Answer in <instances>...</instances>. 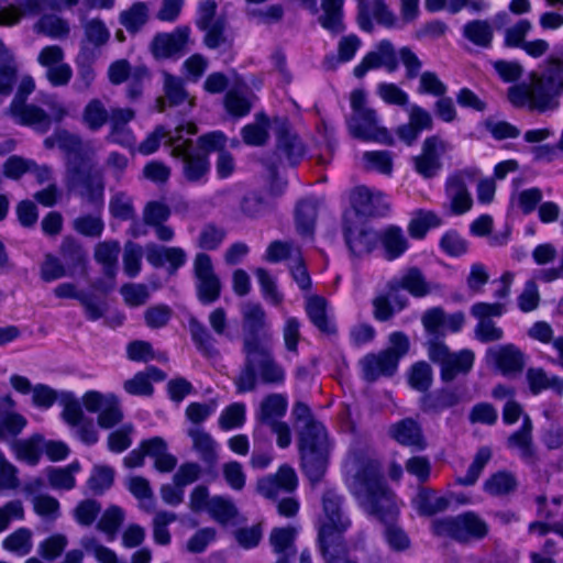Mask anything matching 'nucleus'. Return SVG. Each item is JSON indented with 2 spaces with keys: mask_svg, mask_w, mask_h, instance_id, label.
<instances>
[{
  "mask_svg": "<svg viewBox=\"0 0 563 563\" xmlns=\"http://www.w3.org/2000/svg\"><path fill=\"white\" fill-rule=\"evenodd\" d=\"M346 484L368 515L382 521L395 517V496L384 481L377 459L365 452L354 453L346 463Z\"/></svg>",
  "mask_w": 563,
  "mask_h": 563,
  "instance_id": "f257e3e1",
  "label": "nucleus"
},
{
  "mask_svg": "<svg viewBox=\"0 0 563 563\" xmlns=\"http://www.w3.org/2000/svg\"><path fill=\"white\" fill-rule=\"evenodd\" d=\"M242 351L245 361L240 374L234 379L239 393L256 388V369L264 384H282L284 382V368L275 361L268 338L262 340L258 334H244Z\"/></svg>",
  "mask_w": 563,
  "mask_h": 563,
  "instance_id": "f03ea898",
  "label": "nucleus"
},
{
  "mask_svg": "<svg viewBox=\"0 0 563 563\" xmlns=\"http://www.w3.org/2000/svg\"><path fill=\"white\" fill-rule=\"evenodd\" d=\"M69 186L77 188L88 203L101 208L103 205V172L90 156H76L67 163Z\"/></svg>",
  "mask_w": 563,
  "mask_h": 563,
  "instance_id": "7ed1b4c3",
  "label": "nucleus"
},
{
  "mask_svg": "<svg viewBox=\"0 0 563 563\" xmlns=\"http://www.w3.org/2000/svg\"><path fill=\"white\" fill-rule=\"evenodd\" d=\"M388 341L387 349L378 353H369L361 360L366 380L375 382L382 376H393L397 371L399 360L408 353L410 342L404 332H393Z\"/></svg>",
  "mask_w": 563,
  "mask_h": 563,
  "instance_id": "20e7f679",
  "label": "nucleus"
},
{
  "mask_svg": "<svg viewBox=\"0 0 563 563\" xmlns=\"http://www.w3.org/2000/svg\"><path fill=\"white\" fill-rule=\"evenodd\" d=\"M343 498L333 489L322 495L323 515L319 522L318 541L321 549L345 543L343 533L351 526V521L342 511Z\"/></svg>",
  "mask_w": 563,
  "mask_h": 563,
  "instance_id": "39448f33",
  "label": "nucleus"
},
{
  "mask_svg": "<svg viewBox=\"0 0 563 563\" xmlns=\"http://www.w3.org/2000/svg\"><path fill=\"white\" fill-rule=\"evenodd\" d=\"M313 435L306 432L299 439L301 467L311 483H318L323 477L329 455V442L325 430L317 429Z\"/></svg>",
  "mask_w": 563,
  "mask_h": 563,
  "instance_id": "423d86ee",
  "label": "nucleus"
},
{
  "mask_svg": "<svg viewBox=\"0 0 563 563\" xmlns=\"http://www.w3.org/2000/svg\"><path fill=\"white\" fill-rule=\"evenodd\" d=\"M217 10L214 0H202L198 4L196 26L203 32L202 42L210 49L230 46L232 43L228 20L218 14Z\"/></svg>",
  "mask_w": 563,
  "mask_h": 563,
  "instance_id": "0eeeda50",
  "label": "nucleus"
},
{
  "mask_svg": "<svg viewBox=\"0 0 563 563\" xmlns=\"http://www.w3.org/2000/svg\"><path fill=\"white\" fill-rule=\"evenodd\" d=\"M432 527L437 536L450 537L462 543L483 539L488 533L486 522L471 511L437 520Z\"/></svg>",
  "mask_w": 563,
  "mask_h": 563,
  "instance_id": "6e6552de",
  "label": "nucleus"
},
{
  "mask_svg": "<svg viewBox=\"0 0 563 563\" xmlns=\"http://www.w3.org/2000/svg\"><path fill=\"white\" fill-rule=\"evenodd\" d=\"M184 126L176 129V134L168 140V146L172 147V155L179 158L183 163V176L189 183H199L209 173L210 164L205 154L195 150L191 140L181 141Z\"/></svg>",
  "mask_w": 563,
  "mask_h": 563,
  "instance_id": "1a4fd4ad",
  "label": "nucleus"
},
{
  "mask_svg": "<svg viewBox=\"0 0 563 563\" xmlns=\"http://www.w3.org/2000/svg\"><path fill=\"white\" fill-rule=\"evenodd\" d=\"M532 78L537 110L543 112L555 109L563 91V63L551 60L541 77L533 75Z\"/></svg>",
  "mask_w": 563,
  "mask_h": 563,
  "instance_id": "9d476101",
  "label": "nucleus"
},
{
  "mask_svg": "<svg viewBox=\"0 0 563 563\" xmlns=\"http://www.w3.org/2000/svg\"><path fill=\"white\" fill-rule=\"evenodd\" d=\"M194 273L197 278V297L203 305H210L220 298L221 282L213 271L211 257L198 253L194 261Z\"/></svg>",
  "mask_w": 563,
  "mask_h": 563,
  "instance_id": "9b49d317",
  "label": "nucleus"
},
{
  "mask_svg": "<svg viewBox=\"0 0 563 563\" xmlns=\"http://www.w3.org/2000/svg\"><path fill=\"white\" fill-rule=\"evenodd\" d=\"M275 135L276 148L274 155L277 163L288 166L296 165L305 155V146L299 136L286 121H277Z\"/></svg>",
  "mask_w": 563,
  "mask_h": 563,
  "instance_id": "f8f14e48",
  "label": "nucleus"
},
{
  "mask_svg": "<svg viewBox=\"0 0 563 563\" xmlns=\"http://www.w3.org/2000/svg\"><path fill=\"white\" fill-rule=\"evenodd\" d=\"M347 126L350 133L355 139L393 144V137L387 129L378 125L377 114L374 109L352 114L347 120Z\"/></svg>",
  "mask_w": 563,
  "mask_h": 563,
  "instance_id": "ddd939ff",
  "label": "nucleus"
},
{
  "mask_svg": "<svg viewBox=\"0 0 563 563\" xmlns=\"http://www.w3.org/2000/svg\"><path fill=\"white\" fill-rule=\"evenodd\" d=\"M479 175L476 168H466L451 175L446 181V194L451 200V209L462 214L471 209L473 200L467 190V183H473Z\"/></svg>",
  "mask_w": 563,
  "mask_h": 563,
  "instance_id": "4468645a",
  "label": "nucleus"
},
{
  "mask_svg": "<svg viewBox=\"0 0 563 563\" xmlns=\"http://www.w3.org/2000/svg\"><path fill=\"white\" fill-rule=\"evenodd\" d=\"M379 67H385L390 73L398 67L395 47L388 40L380 41L375 51L368 52L354 67L353 74L356 78H363L368 70Z\"/></svg>",
  "mask_w": 563,
  "mask_h": 563,
  "instance_id": "2eb2a0df",
  "label": "nucleus"
},
{
  "mask_svg": "<svg viewBox=\"0 0 563 563\" xmlns=\"http://www.w3.org/2000/svg\"><path fill=\"white\" fill-rule=\"evenodd\" d=\"M15 407L16 404L10 395L0 397V441L11 442L26 427V418Z\"/></svg>",
  "mask_w": 563,
  "mask_h": 563,
  "instance_id": "dca6fc26",
  "label": "nucleus"
},
{
  "mask_svg": "<svg viewBox=\"0 0 563 563\" xmlns=\"http://www.w3.org/2000/svg\"><path fill=\"white\" fill-rule=\"evenodd\" d=\"M351 212L343 216V232L350 252L355 256L371 253L377 241L378 234L369 229H354L352 227Z\"/></svg>",
  "mask_w": 563,
  "mask_h": 563,
  "instance_id": "f3484780",
  "label": "nucleus"
},
{
  "mask_svg": "<svg viewBox=\"0 0 563 563\" xmlns=\"http://www.w3.org/2000/svg\"><path fill=\"white\" fill-rule=\"evenodd\" d=\"M443 152L444 144L439 137L431 136L426 139L422 145V153L413 157L417 173L424 178L434 177L441 169L440 156Z\"/></svg>",
  "mask_w": 563,
  "mask_h": 563,
  "instance_id": "a211bd4d",
  "label": "nucleus"
},
{
  "mask_svg": "<svg viewBox=\"0 0 563 563\" xmlns=\"http://www.w3.org/2000/svg\"><path fill=\"white\" fill-rule=\"evenodd\" d=\"M135 118V111L131 108H112L110 110V131L107 140L112 143L131 147L134 142V135L128 124Z\"/></svg>",
  "mask_w": 563,
  "mask_h": 563,
  "instance_id": "6ab92c4d",
  "label": "nucleus"
},
{
  "mask_svg": "<svg viewBox=\"0 0 563 563\" xmlns=\"http://www.w3.org/2000/svg\"><path fill=\"white\" fill-rule=\"evenodd\" d=\"M189 33L188 26H180L172 33L157 34L151 43L153 55L157 58H169L181 53L188 42Z\"/></svg>",
  "mask_w": 563,
  "mask_h": 563,
  "instance_id": "aec40b11",
  "label": "nucleus"
},
{
  "mask_svg": "<svg viewBox=\"0 0 563 563\" xmlns=\"http://www.w3.org/2000/svg\"><path fill=\"white\" fill-rule=\"evenodd\" d=\"M486 360L505 375L520 373L525 366L523 354L512 344L489 349Z\"/></svg>",
  "mask_w": 563,
  "mask_h": 563,
  "instance_id": "412c9836",
  "label": "nucleus"
},
{
  "mask_svg": "<svg viewBox=\"0 0 563 563\" xmlns=\"http://www.w3.org/2000/svg\"><path fill=\"white\" fill-rule=\"evenodd\" d=\"M297 475L292 467L283 465L275 475L258 479L257 490L266 498H276L280 489L292 492L297 487Z\"/></svg>",
  "mask_w": 563,
  "mask_h": 563,
  "instance_id": "4be33fe9",
  "label": "nucleus"
},
{
  "mask_svg": "<svg viewBox=\"0 0 563 563\" xmlns=\"http://www.w3.org/2000/svg\"><path fill=\"white\" fill-rule=\"evenodd\" d=\"M9 113L20 124L33 126L42 133L47 132L51 128L48 113L33 103H11Z\"/></svg>",
  "mask_w": 563,
  "mask_h": 563,
  "instance_id": "5701e85b",
  "label": "nucleus"
},
{
  "mask_svg": "<svg viewBox=\"0 0 563 563\" xmlns=\"http://www.w3.org/2000/svg\"><path fill=\"white\" fill-rule=\"evenodd\" d=\"M389 435L401 445L423 450L427 445L420 424L412 418L402 419L389 427Z\"/></svg>",
  "mask_w": 563,
  "mask_h": 563,
  "instance_id": "b1692460",
  "label": "nucleus"
},
{
  "mask_svg": "<svg viewBox=\"0 0 563 563\" xmlns=\"http://www.w3.org/2000/svg\"><path fill=\"white\" fill-rule=\"evenodd\" d=\"M297 529L294 527L275 528L269 534V543L274 553L278 556L275 563H291L295 558L297 549L295 539Z\"/></svg>",
  "mask_w": 563,
  "mask_h": 563,
  "instance_id": "393cba45",
  "label": "nucleus"
},
{
  "mask_svg": "<svg viewBox=\"0 0 563 563\" xmlns=\"http://www.w3.org/2000/svg\"><path fill=\"white\" fill-rule=\"evenodd\" d=\"M188 437L192 441V449L199 459L209 467H214L219 461L217 442L202 429L190 428Z\"/></svg>",
  "mask_w": 563,
  "mask_h": 563,
  "instance_id": "a878e982",
  "label": "nucleus"
},
{
  "mask_svg": "<svg viewBox=\"0 0 563 563\" xmlns=\"http://www.w3.org/2000/svg\"><path fill=\"white\" fill-rule=\"evenodd\" d=\"M391 288H402L413 297H424L432 290L422 272L417 267L408 268L400 278L391 280Z\"/></svg>",
  "mask_w": 563,
  "mask_h": 563,
  "instance_id": "bb28decb",
  "label": "nucleus"
},
{
  "mask_svg": "<svg viewBox=\"0 0 563 563\" xmlns=\"http://www.w3.org/2000/svg\"><path fill=\"white\" fill-rule=\"evenodd\" d=\"M463 400V393L456 388H442L433 395L428 394L422 398L424 411L440 412L457 406Z\"/></svg>",
  "mask_w": 563,
  "mask_h": 563,
  "instance_id": "cd10ccee",
  "label": "nucleus"
},
{
  "mask_svg": "<svg viewBox=\"0 0 563 563\" xmlns=\"http://www.w3.org/2000/svg\"><path fill=\"white\" fill-rule=\"evenodd\" d=\"M322 14L319 16V23L330 33L338 35L345 30L343 22L344 0H320Z\"/></svg>",
  "mask_w": 563,
  "mask_h": 563,
  "instance_id": "c85d7f7f",
  "label": "nucleus"
},
{
  "mask_svg": "<svg viewBox=\"0 0 563 563\" xmlns=\"http://www.w3.org/2000/svg\"><path fill=\"white\" fill-rule=\"evenodd\" d=\"M475 355L471 350H462L452 353L448 362L441 368V379L452 382L459 375H466L473 367Z\"/></svg>",
  "mask_w": 563,
  "mask_h": 563,
  "instance_id": "c756f323",
  "label": "nucleus"
},
{
  "mask_svg": "<svg viewBox=\"0 0 563 563\" xmlns=\"http://www.w3.org/2000/svg\"><path fill=\"white\" fill-rule=\"evenodd\" d=\"M507 445L511 449H518L523 460L528 462L536 460V450L532 443V422L529 416L523 417L520 430L509 435Z\"/></svg>",
  "mask_w": 563,
  "mask_h": 563,
  "instance_id": "7c9ffc66",
  "label": "nucleus"
},
{
  "mask_svg": "<svg viewBox=\"0 0 563 563\" xmlns=\"http://www.w3.org/2000/svg\"><path fill=\"white\" fill-rule=\"evenodd\" d=\"M95 57V52L89 47L84 46L80 48V52L76 57V65L78 69L77 79L74 84V89L76 91L84 92L91 87L96 78V73L92 67V60Z\"/></svg>",
  "mask_w": 563,
  "mask_h": 563,
  "instance_id": "2f4dec72",
  "label": "nucleus"
},
{
  "mask_svg": "<svg viewBox=\"0 0 563 563\" xmlns=\"http://www.w3.org/2000/svg\"><path fill=\"white\" fill-rule=\"evenodd\" d=\"M382 198L380 194H373L366 187H356L351 194V205L354 209V214L365 217L382 214L383 211H380L377 206Z\"/></svg>",
  "mask_w": 563,
  "mask_h": 563,
  "instance_id": "473e14b6",
  "label": "nucleus"
},
{
  "mask_svg": "<svg viewBox=\"0 0 563 563\" xmlns=\"http://www.w3.org/2000/svg\"><path fill=\"white\" fill-rule=\"evenodd\" d=\"M43 442V437L35 433L27 439L16 440L15 438L10 444L18 460L35 465L42 455Z\"/></svg>",
  "mask_w": 563,
  "mask_h": 563,
  "instance_id": "72a5a7b5",
  "label": "nucleus"
},
{
  "mask_svg": "<svg viewBox=\"0 0 563 563\" xmlns=\"http://www.w3.org/2000/svg\"><path fill=\"white\" fill-rule=\"evenodd\" d=\"M150 8L147 3L137 1L123 10L119 15L120 24L130 33L136 34L148 22Z\"/></svg>",
  "mask_w": 563,
  "mask_h": 563,
  "instance_id": "f704fd0d",
  "label": "nucleus"
},
{
  "mask_svg": "<svg viewBox=\"0 0 563 563\" xmlns=\"http://www.w3.org/2000/svg\"><path fill=\"white\" fill-rule=\"evenodd\" d=\"M120 244L117 241H106L97 244L95 250L96 261L102 265L106 278L114 279L117 275L118 256Z\"/></svg>",
  "mask_w": 563,
  "mask_h": 563,
  "instance_id": "c9c22d12",
  "label": "nucleus"
},
{
  "mask_svg": "<svg viewBox=\"0 0 563 563\" xmlns=\"http://www.w3.org/2000/svg\"><path fill=\"white\" fill-rule=\"evenodd\" d=\"M318 216V202L314 199H303L296 208V228L300 235L312 236Z\"/></svg>",
  "mask_w": 563,
  "mask_h": 563,
  "instance_id": "e433bc0d",
  "label": "nucleus"
},
{
  "mask_svg": "<svg viewBox=\"0 0 563 563\" xmlns=\"http://www.w3.org/2000/svg\"><path fill=\"white\" fill-rule=\"evenodd\" d=\"M527 380L531 393L534 395L544 389H552L558 395H563V378L559 376H548L542 368H529L527 371Z\"/></svg>",
  "mask_w": 563,
  "mask_h": 563,
  "instance_id": "4c0bfd02",
  "label": "nucleus"
},
{
  "mask_svg": "<svg viewBox=\"0 0 563 563\" xmlns=\"http://www.w3.org/2000/svg\"><path fill=\"white\" fill-rule=\"evenodd\" d=\"M165 99H158V110L164 111L165 103L175 107L183 103L188 98V92L184 87V80L166 71L163 73Z\"/></svg>",
  "mask_w": 563,
  "mask_h": 563,
  "instance_id": "58836bf2",
  "label": "nucleus"
},
{
  "mask_svg": "<svg viewBox=\"0 0 563 563\" xmlns=\"http://www.w3.org/2000/svg\"><path fill=\"white\" fill-rule=\"evenodd\" d=\"M463 35L474 45L488 48L493 42L494 29L487 20H473L463 26Z\"/></svg>",
  "mask_w": 563,
  "mask_h": 563,
  "instance_id": "ea45409f",
  "label": "nucleus"
},
{
  "mask_svg": "<svg viewBox=\"0 0 563 563\" xmlns=\"http://www.w3.org/2000/svg\"><path fill=\"white\" fill-rule=\"evenodd\" d=\"M109 118L110 111L97 98L89 100L81 113L82 123L93 132L100 130L109 121Z\"/></svg>",
  "mask_w": 563,
  "mask_h": 563,
  "instance_id": "a19ab883",
  "label": "nucleus"
},
{
  "mask_svg": "<svg viewBox=\"0 0 563 563\" xmlns=\"http://www.w3.org/2000/svg\"><path fill=\"white\" fill-rule=\"evenodd\" d=\"M2 548L19 556L27 555L33 548V532L25 527H21L2 541Z\"/></svg>",
  "mask_w": 563,
  "mask_h": 563,
  "instance_id": "79ce46f5",
  "label": "nucleus"
},
{
  "mask_svg": "<svg viewBox=\"0 0 563 563\" xmlns=\"http://www.w3.org/2000/svg\"><path fill=\"white\" fill-rule=\"evenodd\" d=\"M287 409V400L280 394H272L263 399L260 407L258 420L265 424L277 422Z\"/></svg>",
  "mask_w": 563,
  "mask_h": 563,
  "instance_id": "37998d69",
  "label": "nucleus"
},
{
  "mask_svg": "<svg viewBox=\"0 0 563 563\" xmlns=\"http://www.w3.org/2000/svg\"><path fill=\"white\" fill-rule=\"evenodd\" d=\"M18 5H10L0 10V25H14L22 15L34 14L41 10V0H16Z\"/></svg>",
  "mask_w": 563,
  "mask_h": 563,
  "instance_id": "c03bdc74",
  "label": "nucleus"
},
{
  "mask_svg": "<svg viewBox=\"0 0 563 563\" xmlns=\"http://www.w3.org/2000/svg\"><path fill=\"white\" fill-rule=\"evenodd\" d=\"M415 503L418 512L423 516H433L445 510L449 506V500L445 497L438 496L435 492L431 489H421Z\"/></svg>",
  "mask_w": 563,
  "mask_h": 563,
  "instance_id": "a18cd8bd",
  "label": "nucleus"
},
{
  "mask_svg": "<svg viewBox=\"0 0 563 563\" xmlns=\"http://www.w3.org/2000/svg\"><path fill=\"white\" fill-rule=\"evenodd\" d=\"M269 120L264 113L256 114L255 122L242 129L244 143L253 146H262L268 140Z\"/></svg>",
  "mask_w": 563,
  "mask_h": 563,
  "instance_id": "49530a36",
  "label": "nucleus"
},
{
  "mask_svg": "<svg viewBox=\"0 0 563 563\" xmlns=\"http://www.w3.org/2000/svg\"><path fill=\"white\" fill-rule=\"evenodd\" d=\"M34 30L52 38H65L70 31L68 22L55 14L43 15L34 25Z\"/></svg>",
  "mask_w": 563,
  "mask_h": 563,
  "instance_id": "de8ad7c7",
  "label": "nucleus"
},
{
  "mask_svg": "<svg viewBox=\"0 0 563 563\" xmlns=\"http://www.w3.org/2000/svg\"><path fill=\"white\" fill-rule=\"evenodd\" d=\"M84 46L92 45L95 48L103 46L110 38V32L106 24L99 19L88 20L84 23Z\"/></svg>",
  "mask_w": 563,
  "mask_h": 563,
  "instance_id": "09e8293b",
  "label": "nucleus"
},
{
  "mask_svg": "<svg viewBox=\"0 0 563 563\" xmlns=\"http://www.w3.org/2000/svg\"><path fill=\"white\" fill-rule=\"evenodd\" d=\"M516 488L517 481L508 472H497L484 483V490L492 496H505L515 492Z\"/></svg>",
  "mask_w": 563,
  "mask_h": 563,
  "instance_id": "8fccbe9b",
  "label": "nucleus"
},
{
  "mask_svg": "<svg viewBox=\"0 0 563 563\" xmlns=\"http://www.w3.org/2000/svg\"><path fill=\"white\" fill-rule=\"evenodd\" d=\"M382 243L388 260L397 258L408 247L406 236L397 227H390L383 233Z\"/></svg>",
  "mask_w": 563,
  "mask_h": 563,
  "instance_id": "3c124183",
  "label": "nucleus"
},
{
  "mask_svg": "<svg viewBox=\"0 0 563 563\" xmlns=\"http://www.w3.org/2000/svg\"><path fill=\"white\" fill-rule=\"evenodd\" d=\"M58 401L63 406L62 417L70 427L77 426L80 421H84V419L87 418L81 408V404L73 393H60Z\"/></svg>",
  "mask_w": 563,
  "mask_h": 563,
  "instance_id": "603ef678",
  "label": "nucleus"
},
{
  "mask_svg": "<svg viewBox=\"0 0 563 563\" xmlns=\"http://www.w3.org/2000/svg\"><path fill=\"white\" fill-rule=\"evenodd\" d=\"M242 316L246 334H258V331L265 327L266 313L260 303L245 302L242 306Z\"/></svg>",
  "mask_w": 563,
  "mask_h": 563,
  "instance_id": "864d4df0",
  "label": "nucleus"
},
{
  "mask_svg": "<svg viewBox=\"0 0 563 563\" xmlns=\"http://www.w3.org/2000/svg\"><path fill=\"white\" fill-rule=\"evenodd\" d=\"M209 515L218 522L225 525L234 519L239 511L230 498L214 496L210 499L208 507Z\"/></svg>",
  "mask_w": 563,
  "mask_h": 563,
  "instance_id": "5fc2aeb1",
  "label": "nucleus"
},
{
  "mask_svg": "<svg viewBox=\"0 0 563 563\" xmlns=\"http://www.w3.org/2000/svg\"><path fill=\"white\" fill-rule=\"evenodd\" d=\"M306 311L311 322L322 332L330 333L332 329L327 317V301L324 298L313 296L308 298Z\"/></svg>",
  "mask_w": 563,
  "mask_h": 563,
  "instance_id": "6e6d98bb",
  "label": "nucleus"
},
{
  "mask_svg": "<svg viewBox=\"0 0 563 563\" xmlns=\"http://www.w3.org/2000/svg\"><path fill=\"white\" fill-rule=\"evenodd\" d=\"M361 47V40L355 34L343 36L338 44V57H327L324 64L329 69L335 67L336 62L346 63L351 60Z\"/></svg>",
  "mask_w": 563,
  "mask_h": 563,
  "instance_id": "4d7b16f0",
  "label": "nucleus"
},
{
  "mask_svg": "<svg viewBox=\"0 0 563 563\" xmlns=\"http://www.w3.org/2000/svg\"><path fill=\"white\" fill-rule=\"evenodd\" d=\"M492 457V450L487 446L481 448L470 465L466 474L464 476H460L456 478V483L462 486H472L476 483L482 471L484 470L485 465L488 463V461Z\"/></svg>",
  "mask_w": 563,
  "mask_h": 563,
  "instance_id": "13d9d810",
  "label": "nucleus"
},
{
  "mask_svg": "<svg viewBox=\"0 0 563 563\" xmlns=\"http://www.w3.org/2000/svg\"><path fill=\"white\" fill-rule=\"evenodd\" d=\"M131 494L141 500L142 507L146 511H154V493L150 486V482L142 476H134L129 479L128 484Z\"/></svg>",
  "mask_w": 563,
  "mask_h": 563,
  "instance_id": "bf43d9fd",
  "label": "nucleus"
},
{
  "mask_svg": "<svg viewBox=\"0 0 563 563\" xmlns=\"http://www.w3.org/2000/svg\"><path fill=\"white\" fill-rule=\"evenodd\" d=\"M68 538L63 533H54L44 539L37 548L38 554L47 561H54L65 551Z\"/></svg>",
  "mask_w": 563,
  "mask_h": 563,
  "instance_id": "052dcab7",
  "label": "nucleus"
},
{
  "mask_svg": "<svg viewBox=\"0 0 563 563\" xmlns=\"http://www.w3.org/2000/svg\"><path fill=\"white\" fill-rule=\"evenodd\" d=\"M73 229L88 238H99L104 229V222L98 214H84L73 221Z\"/></svg>",
  "mask_w": 563,
  "mask_h": 563,
  "instance_id": "680f3d73",
  "label": "nucleus"
},
{
  "mask_svg": "<svg viewBox=\"0 0 563 563\" xmlns=\"http://www.w3.org/2000/svg\"><path fill=\"white\" fill-rule=\"evenodd\" d=\"M189 328L192 340L200 351H202L208 356L218 354V351L213 344L214 340L202 323H200L197 319L191 318L189 320Z\"/></svg>",
  "mask_w": 563,
  "mask_h": 563,
  "instance_id": "e2e57ef3",
  "label": "nucleus"
},
{
  "mask_svg": "<svg viewBox=\"0 0 563 563\" xmlns=\"http://www.w3.org/2000/svg\"><path fill=\"white\" fill-rule=\"evenodd\" d=\"M300 250L291 241H274L272 242L265 254V260L271 263H277L284 260L300 256Z\"/></svg>",
  "mask_w": 563,
  "mask_h": 563,
  "instance_id": "0e129e2a",
  "label": "nucleus"
},
{
  "mask_svg": "<svg viewBox=\"0 0 563 563\" xmlns=\"http://www.w3.org/2000/svg\"><path fill=\"white\" fill-rule=\"evenodd\" d=\"M433 373L427 362H417L411 366L409 373V385L418 391H427L432 384Z\"/></svg>",
  "mask_w": 563,
  "mask_h": 563,
  "instance_id": "69168bd1",
  "label": "nucleus"
},
{
  "mask_svg": "<svg viewBox=\"0 0 563 563\" xmlns=\"http://www.w3.org/2000/svg\"><path fill=\"white\" fill-rule=\"evenodd\" d=\"M109 210L112 217L128 221L135 218L133 200L125 192L114 194L109 202Z\"/></svg>",
  "mask_w": 563,
  "mask_h": 563,
  "instance_id": "338daca9",
  "label": "nucleus"
},
{
  "mask_svg": "<svg viewBox=\"0 0 563 563\" xmlns=\"http://www.w3.org/2000/svg\"><path fill=\"white\" fill-rule=\"evenodd\" d=\"M369 19L388 29L397 27L399 19L384 0H372L368 7Z\"/></svg>",
  "mask_w": 563,
  "mask_h": 563,
  "instance_id": "774afa93",
  "label": "nucleus"
}]
</instances>
